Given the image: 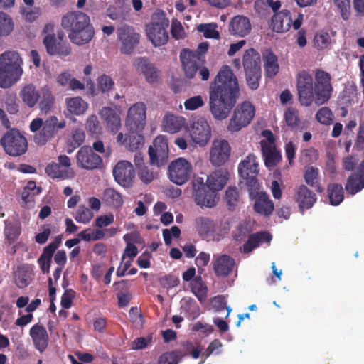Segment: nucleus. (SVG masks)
Wrapping results in <instances>:
<instances>
[{
  "label": "nucleus",
  "instance_id": "f257e3e1",
  "mask_svg": "<svg viewBox=\"0 0 364 364\" xmlns=\"http://www.w3.org/2000/svg\"><path fill=\"white\" fill-rule=\"evenodd\" d=\"M240 95L237 79L228 65H223L210 85V112L217 120L226 119Z\"/></svg>",
  "mask_w": 364,
  "mask_h": 364
},
{
  "label": "nucleus",
  "instance_id": "f03ea898",
  "mask_svg": "<svg viewBox=\"0 0 364 364\" xmlns=\"http://www.w3.org/2000/svg\"><path fill=\"white\" fill-rule=\"evenodd\" d=\"M298 100L301 105L310 107L314 102L317 105L326 103L333 90L331 75L317 69L313 77L306 70L299 72L296 77Z\"/></svg>",
  "mask_w": 364,
  "mask_h": 364
},
{
  "label": "nucleus",
  "instance_id": "7ed1b4c3",
  "mask_svg": "<svg viewBox=\"0 0 364 364\" xmlns=\"http://www.w3.org/2000/svg\"><path fill=\"white\" fill-rule=\"evenodd\" d=\"M61 26L67 31L70 42L77 46L90 43L95 36L90 16L82 11L66 13L62 16Z\"/></svg>",
  "mask_w": 364,
  "mask_h": 364
},
{
  "label": "nucleus",
  "instance_id": "20e7f679",
  "mask_svg": "<svg viewBox=\"0 0 364 364\" xmlns=\"http://www.w3.org/2000/svg\"><path fill=\"white\" fill-rule=\"evenodd\" d=\"M252 231L250 222L245 220L239 222L231 232L234 241L238 243L245 242L240 247V252L244 254L250 253L264 243H269L272 239V235L268 232L260 231L251 234Z\"/></svg>",
  "mask_w": 364,
  "mask_h": 364
},
{
  "label": "nucleus",
  "instance_id": "39448f33",
  "mask_svg": "<svg viewBox=\"0 0 364 364\" xmlns=\"http://www.w3.org/2000/svg\"><path fill=\"white\" fill-rule=\"evenodd\" d=\"M21 58L17 52L7 51L0 57V87L8 88L17 82L22 74Z\"/></svg>",
  "mask_w": 364,
  "mask_h": 364
},
{
  "label": "nucleus",
  "instance_id": "423d86ee",
  "mask_svg": "<svg viewBox=\"0 0 364 364\" xmlns=\"http://www.w3.org/2000/svg\"><path fill=\"white\" fill-rule=\"evenodd\" d=\"M66 126L65 119L58 120L54 115L49 116L45 121L41 118H35L30 124V130L38 133L33 136L34 142L38 145H44L49 139L56 134L59 129Z\"/></svg>",
  "mask_w": 364,
  "mask_h": 364
},
{
  "label": "nucleus",
  "instance_id": "0eeeda50",
  "mask_svg": "<svg viewBox=\"0 0 364 364\" xmlns=\"http://www.w3.org/2000/svg\"><path fill=\"white\" fill-rule=\"evenodd\" d=\"M54 24L48 23L43 29V44L48 55L65 58L72 53L70 45L64 40L65 34L60 31L56 35L54 33Z\"/></svg>",
  "mask_w": 364,
  "mask_h": 364
},
{
  "label": "nucleus",
  "instance_id": "6e6552de",
  "mask_svg": "<svg viewBox=\"0 0 364 364\" xmlns=\"http://www.w3.org/2000/svg\"><path fill=\"white\" fill-rule=\"evenodd\" d=\"M208 42H202L198 45L196 51L189 49L182 50L180 53V60L185 76L187 78H193L197 73L198 63L205 62L203 55L208 51Z\"/></svg>",
  "mask_w": 364,
  "mask_h": 364
},
{
  "label": "nucleus",
  "instance_id": "1a4fd4ad",
  "mask_svg": "<svg viewBox=\"0 0 364 364\" xmlns=\"http://www.w3.org/2000/svg\"><path fill=\"white\" fill-rule=\"evenodd\" d=\"M242 63L247 85L252 90H257L259 86L261 78L259 53L254 48L247 50L244 53Z\"/></svg>",
  "mask_w": 364,
  "mask_h": 364
},
{
  "label": "nucleus",
  "instance_id": "9d476101",
  "mask_svg": "<svg viewBox=\"0 0 364 364\" xmlns=\"http://www.w3.org/2000/svg\"><path fill=\"white\" fill-rule=\"evenodd\" d=\"M259 165L255 155L250 154L238 165V172L240 177L245 181V184L250 196L259 189L257 176L259 173Z\"/></svg>",
  "mask_w": 364,
  "mask_h": 364
},
{
  "label": "nucleus",
  "instance_id": "9b49d317",
  "mask_svg": "<svg viewBox=\"0 0 364 364\" xmlns=\"http://www.w3.org/2000/svg\"><path fill=\"white\" fill-rule=\"evenodd\" d=\"M5 152L12 156H19L28 149L26 138L16 129L7 131L0 141Z\"/></svg>",
  "mask_w": 364,
  "mask_h": 364
},
{
  "label": "nucleus",
  "instance_id": "f8f14e48",
  "mask_svg": "<svg viewBox=\"0 0 364 364\" xmlns=\"http://www.w3.org/2000/svg\"><path fill=\"white\" fill-rule=\"evenodd\" d=\"M303 18V14L299 13L297 18L293 21L291 11L283 9L273 14L269 28L276 33L287 32L291 26L294 30H298L302 24Z\"/></svg>",
  "mask_w": 364,
  "mask_h": 364
},
{
  "label": "nucleus",
  "instance_id": "ddd939ff",
  "mask_svg": "<svg viewBox=\"0 0 364 364\" xmlns=\"http://www.w3.org/2000/svg\"><path fill=\"white\" fill-rule=\"evenodd\" d=\"M255 116V107L250 102H244L235 109L228 129L231 132L240 130L247 126Z\"/></svg>",
  "mask_w": 364,
  "mask_h": 364
},
{
  "label": "nucleus",
  "instance_id": "4468645a",
  "mask_svg": "<svg viewBox=\"0 0 364 364\" xmlns=\"http://www.w3.org/2000/svg\"><path fill=\"white\" fill-rule=\"evenodd\" d=\"M48 176L53 179L66 180L75 176V171L71 168L70 159L66 155H60L58 162L48 164L45 168Z\"/></svg>",
  "mask_w": 364,
  "mask_h": 364
},
{
  "label": "nucleus",
  "instance_id": "2eb2a0df",
  "mask_svg": "<svg viewBox=\"0 0 364 364\" xmlns=\"http://www.w3.org/2000/svg\"><path fill=\"white\" fill-rule=\"evenodd\" d=\"M192 171L191 164L184 158H178L168 166L170 180L177 185L186 183L189 180Z\"/></svg>",
  "mask_w": 364,
  "mask_h": 364
},
{
  "label": "nucleus",
  "instance_id": "dca6fc26",
  "mask_svg": "<svg viewBox=\"0 0 364 364\" xmlns=\"http://www.w3.org/2000/svg\"><path fill=\"white\" fill-rule=\"evenodd\" d=\"M169 150L167 139L164 136H158L155 138L153 145L149 148L150 164L158 167L167 164Z\"/></svg>",
  "mask_w": 364,
  "mask_h": 364
},
{
  "label": "nucleus",
  "instance_id": "f3484780",
  "mask_svg": "<svg viewBox=\"0 0 364 364\" xmlns=\"http://www.w3.org/2000/svg\"><path fill=\"white\" fill-rule=\"evenodd\" d=\"M118 40L121 43L120 51L129 55L139 45L140 34L132 26L123 25L117 28Z\"/></svg>",
  "mask_w": 364,
  "mask_h": 364
},
{
  "label": "nucleus",
  "instance_id": "a211bd4d",
  "mask_svg": "<svg viewBox=\"0 0 364 364\" xmlns=\"http://www.w3.org/2000/svg\"><path fill=\"white\" fill-rule=\"evenodd\" d=\"M146 110L144 102H136L129 108L125 121L128 130L143 131L146 119Z\"/></svg>",
  "mask_w": 364,
  "mask_h": 364
},
{
  "label": "nucleus",
  "instance_id": "6ab92c4d",
  "mask_svg": "<svg viewBox=\"0 0 364 364\" xmlns=\"http://www.w3.org/2000/svg\"><path fill=\"white\" fill-rule=\"evenodd\" d=\"M77 165L85 170H94L100 168L102 164V158L90 146H82L76 156Z\"/></svg>",
  "mask_w": 364,
  "mask_h": 364
},
{
  "label": "nucleus",
  "instance_id": "aec40b11",
  "mask_svg": "<svg viewBox=\"0 0 364 364\" xmlns=\"http://www.w3.org/2000/svg\"><path fill=\"white\" fill-rule=\"evenodd\" d=\"M231 148L228 141L225 139L214 140L210 151V161L215 166H220L224 164L229 159Z\"/></svg>",
  "mask_w": 364,
  "mask_h": 364
},
{
  "label": "nucleus",
  "instance_id": "412c9836",
  "mask_svg": "<svg viewBox=\"0 0 364 364\" xmlns=\"http://www.w3.org/2000/svg\"><path fill=\"white\" fill-rule=\"evenodd\" d=\"M115 181L122 186L129 188L135 176L133 165L128 161H120L113 169Z\"/></svg>",
  "mask_w": 364,
  "mask_h": 364
},
{
  "label": "nucleus",
  "instance_id": "4be33fe9",
  "mask_svg": "<svg viewBox=\"0 0 364 364\" xmlns=\"http://www.w3.org/2000/svg\"><path fill=\"white\" fill-rule=\"evenodd\" d=\"M168 22L164 18L161 22H151L146 26L148 38L154 46H163L168 41V35L165 28Z\"/></svg>",
  "mask_w": 364,
  "mask_h": 364
},
{
  "label": "nucleus",
  "instance_id": "5701e85b",
  "mask_svg": "<svg viewBox=\"0 0 364 364\" xmlns=\"http://www.w3.org/2000/svg\"><path fill=\"white\" fill-rule=\"evenodd\" d=\"M190 134L195 144L205 146L211 136L210 127L206 120L199 119L193 123Z\"/></svg>",
  "mask_w": 364,
  "mask_h": 364
},
{
  "label": "nucleus",
  "instance_id": "b1692460",
  "mask_svg": "<svg viewBox=\"0 0 364 364\" xmlns=\"http://www.w3.org/2000/svg\"><path fill=\"white\" fill-rule=\"evenodd\" d=\"M251 199H255L254 210L264 216H269L274 209V205L269 196L264 192H259V189L252 196L249 194Z\"/></svg>",
  "mask_w": 364,
  "mask_h": 364
},
{
  "label": "nucleus",
  "instance_id": "393cba45",
  "mask_svg": "<svg viewBox=\"0 0 364 364\" xmlns=\"http://www.w3.org/2000/svg\"><path fill=\"white\" fill-rule=\"evenodd\" d=\"M193 198L197 205L201 208H211L216 206L219 197L217 192L210 188L198 189L193 192Z\"/></svg>",
  "mask_w": 364,
  "mask_h": 364
},
{
  "label": "nucleus",
  "instance_id": "a878e982",
  "mask_svg": "<svg viewBox=\"0 0 364 364\" xmlns=\"http://www.w3.org/2000/svg\"><path fill=\"white\" fill-rule=\"evenodd\" d=\"M235 262L232 257L228 255H214L213 269L216 277H226L233 270Z\"/></svg>",
  "mask_w": 364,
  "mask_h": 364
},
{
  "label": "nucleus",
  "instance_id": "bb28decb",
  "mask_svg": "<svg viewBox=\"0 0 364 364\" xmlns=\"http://www.w3.org/2000/svg\"><path fill=\"white\" fill-rule=\"evenodd\" d=\"M317 200L316 196L305 185L302 184L295 189V200L299 204L301 212L311 208Z\"/></svg>",
  "mask_w": 364,
  "mask_h": 364
},
{
  "label": "nucleus",
  "instance_id": "cd10ccee",
  "mask_svg": "<svg viewBox=\"0 0 364 364\" xmlns=\"http://www.w3.org/2000/svg\"><path fill=\"white\" fill-rule=\"evenodd\" d=\"M252 29L250 19L244 16L237 15L233 17L229 24V32L231 35L245 37Z\"/></svg>",
  "mask_w": 364,
  "mask_h": 364
},
{
  "label": "nucleus",
  "instance_id": "c85d7f7f",
  "mask_svg": "<svg viewBox=\"0 0 364 364\" xmlns=\"http://www.w3.org/2000/svg\"><path fill=\"white\" fill-rule=\"evenodd\" d=\"M35 348L43 353L48 346L49 337L46 328L41 324H35L29 331Z\"/></svg>",
  "mask_w": 364,
  "mask_h": 364
},
{
  "label": "nucleus",
  "instance_id": "c756f323",
  "mask_svg": "<svg viewBox=\"0 0 364 364\" xmlns=\"http://www.w3.org/2000/svg\"><path fill=\"white\" fill-rule=\"evenodd\" d=\"M100 115L107 129L112 134H117L122 127L119 114L112 108L105 107L101 109Z\"/></svg>",
  "mask_w": 364,
  "mask_h": 364
},
{
  "label": "nucleus",
  "instance_id": "7c9ffc66",
  "mask_svg": "<svg viewBox=\"0 0 364 364\" xmlns=\"http://www.w3.org/2000/svg\"><path fill=\"white\" fill-rule=\"evenodd\" d=\"M229 176V172L226 169L220 168L216 170L208 176L206 184L210 189L217 192L223 189L226 185Z\"/></svg>",
  "mask_w": 364,
  "mask_h": 364
},
{
  "label": "nucleus",
  "instance_id": "2f4dec72",
  "mask_svg": "<svg viewBox=\"0 0 364 364\" xmlns=\"http://www.w3.org/2000/svg\"><path fill=\"white\" fill-rule=\"evenodd\" d=\"M136 70L142 73L149 83L155 82L158 78V73L154 64L144 58H139L134 61Z\"/></svg>",
  "mask_w": 364,
  "mask_h": 364
},
{
  "label": "nucleus",
  "instance_id": "473e14b6",
  "mask_svg": "<svg viewBox=\"0 0 364 364\" xmlns=\"http://www.w3.org/2000/svg\"><path fill=\"white\" fill-rule=\"evenodd\" d=\"M262 151L264 157V164L267 167H274L282 160V155L274 145L267 144L261 141Z\"/></svg>",
  "mask_w": 364,
  "mask_h": 364
},
{
  "label": "nucleus",
  "instance_id": "72a5a7b5",
  "mask_svg": "<svg viewBox=\"0 0 364 364\" xmlns=\"http://www.w3.org/2000/svg\"><path fill=\"white\" fill-rule=\"evenodd\" d=\"M186 119L181 116L167 114L163 119L164 131L174 134L180 132L184 127Z\"/></svg>",
  "mask_w": 364,
  "mask_h": 364
},
{
  "label": "nucleus",
  "instance_id": "f704fd0d",
  "mask_svg": "<svg viewBox=\"0 0 364 364\" xmlns=\"http://www.w3.org/2000/svg\"><path fill=\"white\" fill-rule=\"evenodd\" d=\"M262 57L266 75L269 77H274L279 72L277 55L271 50L268 49L263 53Z\"/></svg>",
  "mask_w": 364,
  "mask_h": 364
},
{
  "label": "nucleus",
  "instance_id": "c9c22d12",
  "mask_svg": "<svg viewBox=\"0 0 364 364\" xmlns=\"http://www.w3.org/2000/svg\"><path fill=\"white\" fill-rule=\"evenodd\" d=\"M224 201L229 211H235L241 203L238 188L235 186H229L225 191Z\"/></svg>",
  "mask_w": 364,
  "mask_h": 364
},
{
  "label": "nucleus",
  "instance_id": "e433bc0d",
  "mask_svg": "<svg viewBox=\"0 0 364 364\" xmlns=\"http://www.w3.org/2000/svg\"><path fill=\"white\" fill-rule=\"evenodd\" d=\"M102 201L107 206L118 209L123 205L122 195L112 188H107L103 192Z\"/></svg>",
  "mask_w": 364,
  "mask_h": 364
},
{
  "label": "nucleus",
  "instance_id": "4c0bfd02",
  "mask_svg": "<svg viewBox=\"0 0 364 364\" xmlns=\"http://www.w3.org/2000/svg\"><path fill=\"white\" fill-rule=\"evenodd\" d=\"M19 95L23 102L29 107H33L40 97V94L32 84L25 85L21 90Z\"/></svg>",
  "mask_w": 364,
  "mask_h": 364
},
{
  "label": "nucleus",
  "instance_id": "58836bf2",
  "mask_svg": "<svg viewBox=\"0 0 364 364\" xmlns=\"http://www.w3.org/2000/svg\"><path fill=\"white\" fill-rule=\"evenodd\" d=\"M327 194L330 204L338 205L344 199V191L342 186L338 183H330L327 187Z\"/></svg>",
  "mask_w": 364,
  "mask_h": 364
},
{
  "label": "nucleus",
  "instance_id": "ea45409f",
  "mask_svg": "<svg viewBox=\"0 0 364 364\" xmlns=\"http://www.w3.org/2000/svg\"><path fill=\"white\" fill-rule=\"evenodd\" d=\"M127 141L125 147L131 151H136L143 147L144 137L141 133L142 131L128 130Z\"/></svg>",
  "mask_w": 364,
  "mask_h": 364
},
{
  "label": "nucleus",
  "instance_id": "a19ab883",
  "mask_svg": "<svg viewBox=\"0 0 364 364\" xmlns=\"http://www.w3.org/2000/svg\"><path fill=\"white\" fill-rule=\"evenodd\" d=\"M68 111L75 115L83 114L87 109V103L80 97H75L66 99Z\"/></svg>",
  "mask_w": 364,
  "mask_h": 364
},
{
  "label": "nucleus",
  "instance_id": "79ce46f5",
  "mask_svg": "<svg viewBox=\"0 0 364 364\" xmlns=\"http://www.w3.org/2000/svg\"><path fill=\"white\" fill-rule=\"evenodd\" d=\"M196 228L203 236H208L215 232V224L213 220L206 217H198L195 220Z\"/></svg>",
  "mask_w": 364,
  "mask_h": 364
},
{
  "label": "nucleus",
  "instance_id": "37998d69",
  "mask_svg": "<svg viewBox=\"0 0 364 364\" xmlns=\"http://www.w3.org/2000/svg\"><path fill=\"white\" fill-rule=\"evenodd\" d=\"M39 98L41 111L45 113L49 112L55 104V97L50 90L48 87L43 88Z\"/></svg>",
  "mask_w": 364,
  "mask_h": 364
},
{
  "label": "nucleus",
  "instance_id": "c03bdc74",
  "mask_svg": "<svg viewBox=\"0 0 364 364\" xmlns=\"http://www.w3.org/2000/svg\"><path fill=\"white\" fill-rule=\"evenodd\" d=\"M14 26L11 17L7 14L0 11V38L11 34L14 30Z\"/></svg>",
  "mask_w": 364,
  "mask_h": 364
},
{
  "label": "nucleus",
  "instance_id": "a18cd8bd",
  "mask_svg": "<svg viewBox=\"0 0 364 364\" xmlns=\"http://www.w3.org/2000/svg\"><path fill=\"white\" fill-rule=\"evenodd\" d=\"M364 188V182L357 177V175L352 173L348 178L346 184V191L351 195H355Z\"/></svg>",
  "mask_w": 364,
  "mask_h": 364
},
{
  "label": "nucleus",
  "instance_id": "49530a36",
  "mask_svg": "<svg viewBox=\"0 0 364 364\" xmlns=\"http://www.w3.org/2000/svg\"><path fill=\"white\" fill-rule=\"evenodd\" d=\"M85 139V132L80 129L77 128L73 131L71 139L70 140V144L68 148V153L70 154L75 149L79 147L84 142Z\"/></svg>",
  "mask_w": 364,
  "mask_h": 364
},
{
  "label": "nucleus",
  "instance_id": "de8ad7c7",
  "mask_svg": "<svg viewBox=\"0 0 364 364\" xmlns=\"http://www.w3.org/2000/svg\"><path fill=\"white\" fill-rule=\"evenodd\" d=\"M114 80L106 74L100 75L97 79V89L103 94L110 92L114 88Z\"/></svg>",
  "mask_w": 364,
  "mask_h": 364
},
{
  "label": "nucleus",
  "instance_id": "09e8293b",
  "mask_svg": "<svg viewBox=\"0 0 364 364\" xmlns=\"http://www.w3.org/2000/svg\"><path fill=\"white\" fill-rule=\"evenodd\" d=\"M181 356L183 353L180 350L166 352L159 356L157 364H178Z\"/></svg>",
  "mask_w": 364,
  "mask_h": 364
},
{
  "label": "nucleus",
  "instance_id": "8fccbe9b",
  "mask_svg": "<svg viewBox=\"0 0 364 364\" xmlns=\"http://www.w3.org/2000/svg\"><path fill=\"white\" fill-rule=\"evenodd\" d=\"M304 178L305 182L311 187H315L318 181V168L314 166H309L305 169Z\"/></svg>",
  "mask_w": 364,
  "mask_h": 364
},
{
  "label": "nucleus",
  "instance_id": "3c124183",
  "mask_svg": "<svg viewBox=\"0 0 364 364\" xmlns=\"http://www.w3.org/2000/svg\"><path fill=\"white\" fill-rule=\"evenodd\" d=\"M198 31L202 32L205 38L218 39L220 33L216 30V25L212 23H203L198 26Z\"/></svg>",
  "mask_w": 364,
  "mask_h": 364
},
{
  "label": "nucleus",
  "instance_id": "603ef678",
  "mask_svg": "<svg viewBox=\"0 0 364 364\" xmlns=\"http://www.w3.org/2000/svg\"><path fill=\"white\" fill-rule=\"evenodd\" d=\"M93 217L92 212L84 205H80L74 216L77 223H88Z\"/></svg>",
  "mask_w": 364,
  "mask_h": 364
},
{
  "label": "nucleus",
  "instance_id": "864d4df0",
  "mask_svg": "<svg viewBox=\"0 0 364 364\" xmlns=\"http://www.w3.org/2000/svg\"><path fill=\"white\" fill-rule=\"evenodd\" d=\"M333 112L327 107H321L316 114V119L322 124L328 125L333 122Z\"/></svg>",
  "mask_w": 364,
  "mask_h": 364
},
{
  "label": "nucleus",
  "instance_id": "5fc2aeb1",
  "mask_svg": "<svg viewBox=\"0 0 364 364\" xmlns=\"http://www.w3.org/2000/svg\"><path fill=\"white\" fill-rule=\"evenodd\" d=\"M153 341V334H149L146 337H138L132 343V349L135 350H143L148 348Z\"/></svg>",
  "mask_w": 364,
  "mask_h": 364
},
{
  "label": "nucleus",
  "instance_id": "6e6d98bb",
  "mask_svg": "<svg viewBox=\"0 0 364 364\" xmlns=\"http://www.w3.org/2000/svg\"><path fill=\"white\" fill-rule=\"evenodd\" d=\"M85 128L92 135H97L101 132L100 122L96 115H91L86 121Z\"/></svg>",
  "mask_w": 364,
  "mask_h": 364
},
{
  "label": "nucleus",
  "instance_id": "4d7b16f0",
  "mask_svg": "<svg viewBox=\"0 0 364 364\" xmlns=\"http://www.w3.org/2000/svg\"><path fill=\"white\" fill-rule=\"evenodd\" d=\"M340 11L343 20H348L350 16V0H333Z\"/></svg>",
  "mask_w": 364,
  "mask_h": 364
},
{
  "label": "nucleus",
  "instance_id": "13d9d810",
  "mask_svg": "<svg viewBox=\"0 0 364 364\" xmlns=\"http://www.w3.org/2000/svg\"><path fill=\"white\" fill-rule=\"evenodd\" d=\"M204 105V101L200 95H196L187 99L184 102L186 110H196Z\"/></svg>",
  "mask_w": 364,
  "mask_h": 364
},
{
  "label": "nucleus",
  "instance_id": "bf43d9fd",
  "mask_svg": "<svg viewBox=\"0 0 364 364\" xmlns=\"http://www.w3.org/2000/svg\"><path fill=\"white\" fill-rule=\"evenodd\" d=\"M314 41L318 50H323L330 45L331 38L328 33H318L315 36Z\"/></svg>",
  "mask_w": 364,
  "mask_h": 364
},
{
  "label": "nucleus",
  "instance_id": "052dcab7",
  "mask_svg": "<svg viewBox=\"0 0 364 364\" xmlns=\"http://www.w3.org/2000/svg\"><path fill=\"white\" fill-rule=\"evenodd\" d=\"M254 9L256 14L262 18H266L270 16L265 0H257L254 4Z\"/></svg>",
  "mask_w": 364,
  "mask_h": 364
},
{
  "label": "nucleus",
  "instance_id": "680f3d73",
  "mask_svg": "<svg viewBox=\"0 0 364 364\" xmlns=\"http://www.w3.org/2000/svg\"><path fill=\"white\" fill-rule=\"evenodd\" d=\"M284 119L288 126L294 127L299 122L298 112L294 109H288L284 113Z\"/></svg>",
  "mask_w": 364,
  "mask_h": 364
},
{
  "label": "nucleus",
  "instance_id": "e2e57ef3",
  "mask_svg": "<svg viewBox=\"0 0 364 364\" xmlns=\"http://www.w3.org/2000/svg\"><path fill=\"white\" fill-rule=\"evenodd\" d=\"M138 175L139 178L146 184L151 183L157 176L156 173L146 166L139 169Z\"/></svg>",
  "mask_w": 364,
  "mask_h": 364
},
{
  "label": "nucleus",
  "instance_id": "0e129e2a",
  "mask_svg": "<svg viewBox=\"0 0 364 364\" xmlns=\"http://www.w3.org/2000/svg\"><path fill=\"white\" fill-rule=\"evenodd\" d=\"M171 34L176 39H183L185 37L183 27L177 19L173 20L171 23Z\"/></svg>",
  "mask_w": 364,
  "mask_h": 364
},
{
  "label": "nucleus",
  "instance_id": "69168bd1",
  "mask_svg": "<svg viewBox=\"0 0 364 364\" xmlns=\"http://www.w3.org/2000/svg\"><path fill=\"white\" fill-rule=\"evenodd\" d=\"M42 232L36 234L35 236V240L40 245L45 244L51 233L50 225H43L41 227Z\"/></svg>",
  "mask_w": 364,
  "mask_h": 364
},
{
  "label": "nucleus",
  "instance_id": "338daca9",
  "mask_svg": "<svg viewBox=\"0 0 364 364\" xmlns=\"http://www.w3.org/2000/svg\"><path fill=\"white\" fill-rule=\"evenodd\" d=\"M15 284L19 288H24L29 284L28 277L26 272L18 270L14 276Z\"/></svg>",
  "mask_w": 364,
  "mask_h": 364
},
{
  "label": "nucleus",
  "instance_id": "774afa93",
  "mask_svg": "<svg viewBox=\"0 0 364 364\" xmlns=\"http://www.w3.org/2000/svg\"><path fill=\"white\" fill-rule=\"evenodd\" d=\"M75 292L70 289L65 291L62 295L60 304L64 309H69L72 305V300L75 297Z\"/></svg>",
  "mask_w": 364,
  "mask_h": 364
}]
</instances>
